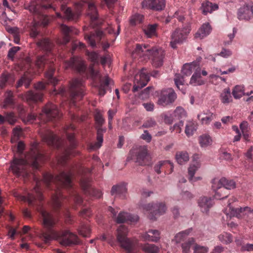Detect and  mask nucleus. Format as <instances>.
<instances>
[{
  "label": "nucleus",
  "instance_id": "1",
  "mask_svg": "<svg viewBox=\"0 0 253 253\" xmlns=\"http://www.w3.org/2000/svg\"><path fill=\"white\" fill-rule=\"evenodd\" d=\"M73 172L71 170L67 172L62 171L56 176L50 173L43 174L42 181L36 180V184L31 193L27 196H21L14 193L15 197H19L24 202H27L30 206H39L41 213L43 218V223L45 228V231L42 234V238L45 243L53 240H57L60 245L64 247H70L77 245L79 241L77 235L69 230L57 231L53 227L57 222L58 220L51 214L42 208L41 202L43 200L41 183L54 192L52 195V204L56 212L62 210V206L65 201L69 203L74 202L80 205L83 199L79 195L76 188L74 187L72 182Z\"/></svg>",
  "mask_w": 253,
  "mask_h": 253
},
{
  "label": "nucleus",
  "instance_id": "2",
  "mask_svg": "<svg viewBox=\"0 0 253 253\" xmlns=\"http://www.w3.org/2000/svg\"><path fill=\"white\" fill-rule=\"evenodd\" d=\"M46 160L39 143L35 142L31 146L29 152L25 156V158H15L11 165V169L14 174L19 176L27 177L29 174L28 168L32 167L38 169L41 163Z\"/></svg>",
  "mask_w": 253,
  "mask_h": 253
},
{
  "label": "nucleus",
  "instance_id": "3",
  "mask_svg": "<svg viewBox=\"0 0 253 253\" xmlns=\"http://www.w3.org/2000/svg\"><path fill=\"white\" fill-rule=\"evenodd\" d=\"M65 68H71L80 74H84L87 78H91L96 84H98L96 85L98 86L99 95L103 96L106 94L111 82V79L108 76L102 78L99 72L95 70L93 66H90L86 71V66L81 58L74 56L70 60L66 61Z\"/></svg>",
  "mask_w": 253,
  "mask_h": 253
},
{
  "label": "nucleus",
  "instance_id": "4",
  "mask_svg": "<svg viewBox=\"0 0 253 253\" xmlns=\"http://www.w3.org/2000/svg\"><path fill=\"white\" fill-rule=\"evenodd\" d=\"M37 44L46 53L43 55L37 57L35 66L41 71L46 68L47 71L45 73V77L48 81V83L55 85L58 84V80L53 77L55 69L54 63L55 59H53L51 52L53 43L48 38H42L37 42Z\"/></svg>",
  "mask_w": 253,
  "mask_h": 253
},
{
  "label": "nucleus",
  "instance_id": "5",
  "mask_svg": "<svg viewBox=\"0 0 253 253\" xmlns=\"http://www.w3.org/2000/svg\"><path fill=\"white\" fill-rule=\"evenodd\" d=\"M60 117V114L56 105L50 103H47L42 109V112L39 115L34 113L28 114L27 121L30 123H34L37 120H39L40 123H45L52 121L54 119Z\"/></svg>",
  "mask_w": 253,
  "mask_h": 253
},
{
  "label": "nucleus",
  "instance_id": "6",
  "mask_svg": "<svg viewBox=\"0 0 253 253\" xmlns=\"http://www.w3.org/2000/svg\"><path fill=\"white\" fill-rule=\"evenodd\" d=\"M134 52L140 56H145L151 58L153 66L156 68L160 67L163 64L165 53L162 48L153 47L149 49L148 45L144 44L142 46L137 44Z\"/></svg>",
  "mask_w": 253,
  "mask_h": 253
},
{
  "label": "nucleus",
  "instance_id": "7",
  "mask_svg": "<svg viewBox=\"0 0 253 253\" xmlns=\"http://www.w3.org/2000/svg\"><path fill=\"white\" fill-rule=\"evenodd\" d=\"M64 129L67 138L69 140L70 145L69 147L64 148L63 153L61 156L58 158V163L62 166L66 165L70 157L75 156L79 154L78 151L75 150L77 145V143L75 139L74 134L73 133H70L68 132L70 129L72 130H75V126L73 124H70V125L66 126Z\"/></svg>",
  "mask_w": 253,
  "mask_h": 253
},
{
  "label": "nucleus",
  "instance_id": "8",
  "mask_svg": "<svg viewBox=\"0 0 253 253\" xmlns=\"http://www.w3.org/2000/svg\"><path fill=\"white\" fill-rule=\"evenodd\" d=\"M51 8L50 3H45L43 0H31L29 5L26 8L31 13L34 14L40 21L43 20V24L44 26L47 25L48 21L46 20V16L44 14V10Z\"/></svg>",
  "mask_w": 253,
  "mask_h": 253
},
{
  "label": "nucleus",
  "instance_id": "9",
  "mask_svg": "<svg viewBox=\"0 0 253 253\" xmlns=\"http://www.w3.org/2000/svg\"><path fill=\"white\" fill-rule=\"evenodd\" d=\"M85 86L83 79H75L70 83L69 88L71 103L75 105L77 99H81L85 94Z\"/></svg>",
  "mask_w": 253,
  "mask_h": 253
},
{
  "label": "nucleus",
  "instance_id": "10",
  "mask_svg": "<svg viewBox=\"0 0 253 253\" xmlns=\"http://www.w3.org/2000/svg\"><path fill=\"white\" fill-rule=\"evenodd\" d=\"M235 181L225 177H222L219 180L216 179H213L212 187L215 191L214 198H220L222 196L220 194V192H229V190L235 188Z\"/></svg>",
  "mask_w": 253,
  "mask_h": 253
},
{
  "label": "nucleus",
  "instance_id": "11",
  "mask_svg": "<svg viewBox=\"0 0 253 253\" xmlns=\"http://www.w3.org/2000/svg\"><path fill=\"white\" fill-rule=\"evenodd\" d=\"M199 69H200V60H196L183 65L181 70L182 76L180 74L175 75L174 82L177 88L180 89V85H182L184 84V76H189L193 71L196 72L197 70Z\"/></svg>",
  "mask_w": 253,
  "mask_h": 253
},
{
  "label": "nucleus",
  "instance_id": "12",
  "mask_svg": "<svg viewBox=\"0 0 253 253\" xmlns=\"http://www.w3.org/2000/svg\"><path fill=\"white\" fill-rule=\"evenodd\" d=\"M128 159L134 161L139 165L147 164L149 161L148 150L145 146L133 147L129 153Z\"/></svg>",
  "mask_w": 253,
  "mask_h": 253
},
{
  "label": "nucleus",
  "instance_id": "13",
  "mask_svg": "<svg viewBox=\"0 0 253 253\" xmlns=\"http://www.w3.org/2000/svg\"><path fill=\"white\" fill-rule=\"evenodd\" d=\"M34 88L36 91L29 90L24 94V99L30 105L42 101V91L45 88V84L40 82L34 84Z\"/></svg>",
  "mask_w": 253,
  "mask_h": 253
},
{
  "label": "nucleus",
  "instance_id": "14",
  "mask_svg": "<svg viewBox=\"0 0 253 253\" xmlns=\"http://www.w3.org/2000/svg\"><path fill=\"white\" fill-rule=\"evenodd\" d=\"M188 27L177 28L171 33L169 45L173 49L177 48V44H182L187 39L190 32Z\"/></svg>",
  "mask_w": 253,
  "mask_h": 253
},
{
  "label": "nucleus",
  "instance_id": "15",
  "mask_svg": "<svg viewBox=\"0 0 253 253\" xmlns=\"http://www.w3.org/2000/svg\"><path fill=\"white\" fill-rule=\"evenodd\" d=\"M127 229L124 225H120L117 229V239L121 247L126 250L128 253H131L133 244L126 237Z\"/></svg>",
  "mask_w": 253,
  "mask_h": 253
},
{
  "label": "nucleus",
  "instance_id": "16",
  "mask_svg": "<svg viewBox=\"0 0 253 253\" xmlns=\"http://www.w3.org/2000/svg\"><path fill=\"white\" fill-rule=\"evenodd\" d=\"M84 3H87L88 4L87 13L90 19V25L93 28L97 27L99 25L98 14L94 0H83L78 4L80 8L83 7Z\"/></svg>",
  "mask_w": 253,
  "mask_h": 253
},
{
  "label": "nucleus",
  "instance_id": "17",
  "mask_svg": "<svg viewBox=\"0 0 253 253\" xmlns=\"http://www.w3.org/2000/svg\"><path fill=\"white\" fill-rule=\"evenodd\" d=\"M235 197H232L228 200V207L226 209L227 214H230V216H236L238 218H242L246 215L251 214L252 211L250 208L246 207L244 208H234L231 206V204L236 201Z\"/></svg>",
  "mask_w": 253,
  "mask_h": 253
},
{
  "label": "nucleus",
  "instance_id": "18",
  "mask_svg": "<svg viewBox=\"0 0 253 253\" xmlns=\"http://www.w3.org/2000/svg\"><path fill=\"white\" fill-rule=\"evenodd\" d=\"M143 209L150 212L149 216L151 219L156 220L157 216L165 212L167 207L163 203H149L144 205Z\"/></svg>",
  "mask_w": 253,
  "mask_h": 253
},
{
  "label": "nucleus",
  "instance_id": "19",
  "mask_svg": "<svg viewBox=\"0 0 253 253\" xmlns=\"http://www.w3.org/2000/svg\"><path fill=\"white\" fill-rule=\"evenodd\" d=\"M41 137L42 141L49 146L57 149L60 148L62 146L61 139L49 130H46L42 132Z\"/></svg>",
  "mask_w": 253,
  "mask_h": 253
},
{
  "label": "nucleus",
  "instance_id": "20",
  "mask_svg": "<svg viewBox=\"0 0 253 253\" xmlns=\"http://www.w3.org/2000/svg\"><path fill=\"white\" fill-rule=\"evenodd\" d=\"M90 182V179L88 177L84 176L81 178L80 184L83 191L85 194L100 198L102 195V192L91 187Z\"/></svg>",
  "mask_w": 253,
  "mask_h": 253
},
{
  "label": "nucleus",
  "instance_id": "21",
  "mask_svg": "<svg viewBox=\"0 0 253 253\" xmlns=\"http://www.w3.org/2000/svg\"><path fill=\"white\" fill-rule=\"evenodd\" d=\"M176 95L173 90L168 88L162 90L159 97L158 104L163 106H166L175 100Z\"/></svg>",
  "mask_w": 253,
  "mask_h": 253
},
{
  "label": "nucleus",
  "instance_id": "22",
  "mask_svg": "<svg viewBox=\"0 0 253 253\" xmlns=\"http://www.w3.org/2000/svg\"><path fill=\"white\" fill-rule=\"evenodd\" d=\"M143 8L153 11H161L165 8L166 0H143L141 3Z\"/></svg>",
  "mask_w": 253,
  "mask_h": 253
},
{
  "label": "nucleus",
  "instance_id": "23",
  "mask_svg": "<svg viewBox=\"0 0 253 253\" xmlns=\"http://www.w3.org/2000/svg\"><path fill=\"white\" fill-rule=\"evenodd\" d=\"M146 70L143 68L141 71L134 77L133 91H137L139 89L145 86L149 81V76L146 72Z\"/></svg>",
  "mask_w": 253,
  "mask_h": 253
},
{
  "label": "nucleus",
  "instance_id": "24",
  "mask_svg": "<svg viewBox=\"0 0 253 253\" xmlns=\"http://www.w3.org/2000/svg\"><path fill=\"white\" fill-rule=\"evenodd\" d=\"M95 119L98 125L97 128V142L94 144L93 148H98L100 147L103 140V133L105 132L106 129H103L101 126L104 123V119L100 114H97L95 115Z\"/></svg>",
  "mask_w": 253,
  "mask_h": 253
},
{
  "label": "nucleus",
  "instance_id": "25",
  "mask_svg": "<svg viewBox=\"0 0 253 253\" xmlns=\"http://www.w3.org/2000/svg\"><path fill=\"white\" fill-rule=\"evenodd\" d=\"M61 30L63 33L62 39L58 40L57 42L60 44H66L69 42L73 35H78L79 31L78 29L73 27H68L64 24L60 26Z\"/></svg>",
  "mask_w": 253,
  "mask_h": 253
},
{
  "label": "nucleus",
  "instance_id": "26",
  "mask_svg": "<svg viewBox=\"0 0 253 253\" xmlns=\"http://www.w3.org/2000/svg\"><path fill=\"white\" fill-rule=\"evenodd\" d=\"M240 20H248L253 18V4H247L240 8L238 12Z\"/></svg>",
  "mask_w": 253,
  "mask_h": 253
},
{
  "label": "nucleus",
  "instance_id": "27",
  "mask_svg": "<svg viewBox=\"0 0 253 253\" xmlns=\"http://www.w3.org/2000/svg\"><path fill=\"white\" fill-rule=\"evenodd\" d=\"M198 204L201 211L203 213H207L213 206L214 202L211 198L203 196L199 199Z\"/></svg>",
  "mask_w": 253,
  "mask_h": 253
},
{
  "label": "nucleus",
  "instance_id": "28",
  "mask_svg": "<svg viewBox=\"0 0 253 253\" xmlns=\"http://www.w3.org/2000/svg\"><path fill=\"white\" fill-rule=\"evenodd\" d=\"M103 33L100 31H96L94 33L91 32L90 34H84V39L90 46L94 47L96 46V43L99 42Z\"/></svg>",
  "mask_w": 253,
  "mask_h": 253
},
{
  "label": "nucleus",
  "instance_id": "29",
  "mask_svg": "<svg viewBox=\"0 0 253 253\" xmlns=\"http://www.w3.org/2000/svg\"><path fill=\"white\" fill-rule=\"evenodd\" d=\"M198 158H199L198 155L195 154L193 156V162L188 168V179L192 182L200 179V177H194L195 172L198 170L200 166L199 162L196 160Z\"/></svg>",
  "mask_w": 253,
  "mask_h": 253
},
{
  "label": "nucleus",
  "instance_id": "30",
  "mask_svg": "<svg viewBox=\"0 0 253 253\" xmlns=\"http://www.w3.org/2000/svg\"><path fill=\"white\" fill-rule=\"evenodd\" d=\"M127 189L125 184L114 185L111 190V194L115 197H120L122 199L126 197Z\"/></svg>",
  "mask_w": 253,
  "mask_h": 253
},
{
  "label": "nucleus",
  "instance_id": "31",
  "mask_svg": "<svg viewBox=\"0 0 253 253\" xmlns=\"http://www.w3.org/2000/svg\"><path fill=\"white\" fill-rule=\"evenodd\" d=\"M200 9L202 10V14L206 15L209 13H211L213 11L217 10L218 5L208 0H205L202 3Z\"/></svg>",
  "mask_w": 253,
  "mask_h": 253
},
{
  "label": "nucleus",
  "instance_id": "32",
  "mask_svg": "<svg viewBox=\"0 0 253 253\" xmlns=\"http://www.w3.org/2000/svg\"><path fill=\"white\" fill-rule=\"evenodd\" d=\"M215 115L209 110L204 111L197 116L203 125H209L213 119Z\"/></svg>",
  "mask_w": 253,
  "mask_h": 253
},
{
  "label": "nucleus",
  "instance_id": "33",
  "mask_svg": "<svg viewBox=\"0 0 253 253\" xmlns=\"http://www.w3.org/2000/svg\"><path fill=\"white\" fill-rule=\"evenodd\" d=\"M211 31V27L209 23L202 25L197 32L195 34V38L202 39L209 35Z\"/></svg>",
  "mask_w": 253,
  "mask_h": 253
},
{
  "label": "nucleus",
  "instance_id": "34",
  "mask_svg": "<svg viewBox=\"0 0 253 253\" xmlns=\"http://www.w3.org/2000/svg\"><path fill=\"white\" fill-rule=\"evenodd\" d=\"M160 232L157 230L150 229L142 235V238L146 241L157 242L160 238Z\"/></svg>",
  "mask_w": 253,
  "mask_h": 253
},
{
  "label": "nucleus",
  "instance_id": "35",
  "mask_svg": "<svg viewBox=\"0 0 253 253\" xmlns=\"http://www.w3.org/2000/svg\"><path fill=\"white\" fill-rule=\"evenodd\" d=\"M137 219V216H133L127 212H121L118 214L116 221L118 223H122L127 221H135Z\"/></svg>",
  "mask_w": 253,
  "mask_h": 253
},
{
  "label": "nucleus",
  "instance_id": "36",
  "mask_svg": "<svg viewBox=\"0 0 253 253\" xmlns=\"http://www.w3.org/2000/svg\"><path fill=\"white\" fill-rule=\"evenodd\" d=\"M201 69L197 70L192 76L190 84L193 85H201L204 84V81L201 79Z\"/></svg>",
  "mask_w": 253,
  "mask_h": 253
},
{
  "label": "nucleus",
  "instance_id": "37",
  "mask_svg": "<svg viewBox=\"0 0 253 253\" xmlns=\"http://www.w3.org/2000/svg\"><path fill=\"white\" fill-rule=\"evenodd\" d=\"M158 26V24H149L143 29L148 38L157 36V29Z\"/></svg>",
  "mask_w": 253,
  "mask_h": 253
},
{
  "label": "nucleus",
  "instance_id": "38",
  "mask_svg": "<svg viewBox=\"0 0 253 253\" xmlns=\"http://www.w3.org/2000/svg\"><path fill=\"white\" fill-rule=\"evenodd\" d=\"M32 80L25 75L22 76L17 82L15 87L18 89L24 85L26 88H28L30 85Z\"/></svg>",
  "mask_w": 253,
  "mask_h": 253
},
{
  "label": "nucleus",
  "instance_id": "39",
  "mask_svg": "<svg viewBox=\"0 0 253 253\" xmlns=\"http://www.w3.org/2000/svg\"><path fill=\"white\" fill-rule=\"evenodd\" d=\"M199 142L202 147H206L212 144V139L209 135L204 134L199 136Z\"/></svg>",
  "mask_w": 253,
  "mask_h": 253
},
{
  "label": "nucleus",
  "instance_id": "40",
  "mask_svg": "<svg viewBox=\"0 0 253 253\" xmlns=\"http://www.w3.org/2000/svg\"><path fill=\"white\" fill-rule=\"evenodd\" d=\"M176 159L179 164L183 165L189 161V156L186 152H178L176 154Z\"/></svg>",
  "mask_w": 253,
  "mask_h": 253
},
{
  "label": "nucleus",
  "instance_id": "41",
  "mask_svg": "<svg viewBox=\"0 0 253 253\" xmlns=\"http://www.w3.org/2000/svg\"><path fill=\"white\" fill-rule=\"evenodd\" d=\"M220 99L224 104L229 103L232 100L229 88H225L220 95Z\"/></svg>",
  "mask_w": 253,
  "mask_h": 253
},
{
  "label": "nucleus",
  "instance_id": "42",
  "mask_svg": "<svg viewBox=\"0 0 253 253\" xmlns=\"http://www.w3.org/2000/svg\"><path fill=\"white\" fill-rule=\"evenodd\" d=\"M165 165H167L170 167L171 168V165L170 164L169 161H160L157 164L154 166V170L158 174H160L162 171H164V167Z\"/></svg>",
  "mask_w": 253,
  "mask_h": 253
},
{
  "label": "nucleus",
  "instance_id": "43",
  "mask_svg": "<svg viewBox=\"0 0 253 253\" xmlns=\"http://www.w3.org/2000/svg\"><path fill=\"white\" fill-rule=\"evenodd\" d=\"M197 129V125L193 122H189L186 126L185 133L188 137L192 136Z\"/></svg>",
  "mask_w": 253,
  "mask_h": 253
},
{
  "label": "nucleus",
  "instance_id": "44",
  "mask_svg": "<svg viewBox=\"0 0 253 253\" xmlns=\"http://www.w3.org/2000/svg\"><path fill=\"white\" fill-rule=\"evenodd\" d=\"M191 231V229H188L179 232L175 236V240L177 243H180L186 239Z\"/></svg>",
  "mask_w": 253,
  "mask_h": 253
},
{
  "label": "nucleus",
  "instance_id": "45",
  "mask_svg": "<svg viewBox=\"0 0 253 253\" xmlns=\"http://www.w3.org/2000/svg\"><path fill=\"white\" fill-rule=\"evenodd\" d=\"M143 250L147 253H159V248L154 244H146L142 247Z\"/></svg>",
  "mask_w": 253,
  "mask_h": 253
},
{
  "label": "nucleus",
  "instance_id": "46",
  "mask_svg": "<svg viewBox=\"0 0 253 253\" xmlns=\"http://www.w3.org/2000/svg\"><path fill=\"white\" fill-rule=\"evenodd\" d=\"M244 87L242 85H236L232 91V94L235 99L240 98L243 95Z\"/></svg>",
  "mask_w": 253,
  "mask_h": 253
},
{
  "label": "nucleus",
  "instance_id": "47",
  "mask_svg": "<svg viewBox=\"0 0 253 253\" xmlns=\"http://www.w3.org/2000/svg\"><path fill=\"white\" fill-rule=\"evenodd\" d=\"M195 240L191 238L188 239L187 241L182 244L183 253H189L190 249L192 245H195Z\"/></svg>",
  "mask_w": 253,
  "mask_h": 253
},
{
  "label": "nucleus",
  "instance_id": "48",
  "mask_svg": "<svg viewBox=\"0 0 253 253\" xmlns=\"http://www.w3.org/2000/svg\"><path fill=\"white\" fill-rule=\"evenodd\" d=\"M144 19L142 15L136 14L132 15L130 19V24L131 26H135L141 23Z\"/></svg>",
  "mask_w": 253,
  "mask_h": 253
},
{
  "label": "nucleus",
  "instance_id": "49",
  "mask_svg": "<svg viewBox=\"0 0 253 253\" xmlns=\"http://www.w3.org/2000/svg\"><path fill=\"white\" fill-rule=\"evenodd\" d=\"M218 239L222 243L228 244L232 241V238L230 233L224 232L218 236Z\"/></svg>",
  "mask_w": 253,
  "mask_h": 253
},
{
  "label": "nucleus",
  "instance_id": "50",
  "mask_svg": "<svg viewBox=\"0 0 253 253\" xmlns=\"http://www.w3.org/2000/svg\"><path fill=\"white\" fill-rule=\"evenodd\" d=\"M85 45L84 43L76 41L72 43L71 52L73 54L76 51H79L85 48Z\"/></svg>",
  "mask_w": 253,
  "mask_h": 253
},
{
  "label": "nucleus",
  "instance_id": "51",
  "mask_svg": "<svg viewBox=\"0 0 253 253\" xmlns=\"http://www.w3.org/2000/svg\"><path fill=\"white\" fill-rule=\"evenodd\" d=\"M173 116L177 119H180L186 117V113L182 107H177L174 111Z\"/></svg>",
  "mask_w": 253,
  "mask_h": 253
},
{
  "label": "nucleus",
  "instance_id": "52",
  "mask_svg": "<svg viewBox=\"0 0 253 253\" xmlns=\"http://www.w3.org/2000/svg\"><path fill=\"white\" fill-rule=\"evenodd\" d=\"M5 121H7L10 125H13L17 121L16 117L15 114L13 112H5Z\"/></svg>",
  "mask_w": 253,
  "mask_h": 253
},
{
  "label": "nucleus",
  "instance_id": "53",
  "mask_svg": "<svg viewBox=\"0 0 253 253\" xmlns=\"http://www.w3.org/2000/svg\"><path fill=\"white\" fill-rule=\"evenodd\" d=\"M10 75L8 73H3L0 77V88H4L9 78Z\"/></svg>",
  "mask_w": 253,
  "mask_h": 253
},
{
  "label": "nucleus",
  "instance_id": "54",
  "mask_svg": "<svg viewBox=\"0 0 253 253\" xmlns=\"http://www.w3.org/2000/svg\"><path fill=\"white\" fill-rule=\"evenodd\" d=\"M39 22H35L31 28L30 35L32 38H36L39 34L38 30Z\"/></svg>",
  "mask_w": 253,
  "mask_h": 253
},
{
  "label": "nucleus",
  "instance_id": "55",
  "mask_svg": "<svg viewBox=\"0 0 253 253\" xmlns=\"http://www.w3.org/2000/svg\"><path fill=\"white\" fill-rule=\"evenodd\" d=\"M194 253H207L208 248L206 247L201 246L200 245L195 244L194 247Z\"/></svg>",
  "mask_w": 253,
  "mask_h": 253
},
{
  "label": "nucleus",
  "instance_id": "56",
  "mask_svg": "<svg viewBox=\"0 0 253 253\" xmlns=\"http://www.w3.org/2000/svg\"><path fill=\"white\" fill-rule=\"evenodd\" d=\"M157 125L156 121L152 118L147 120L143 124L142 126L145 128L154 127Z\"/></svg>",
  "mask_w": 253,
  "mask_h": 253
},
{
  "label": "nucleus",
  "instance_id": "57",
  "mask_svg": "<svg viewBox=\"0 0 253 253\" xmlns=\"http://www.w3.org/2000/svg\"><path fill=\"white\" fill-rule=\"evenodd\" d=\"M153 90L152 86H148L142 91L140 97L142 99L147 98L149 97L150 93Z\"/></svg>",
  "mask_w": 253,
  "mask_h": 253
},
{
  "label": "nucleus",
  "instance_id": "58",
  "mask_svg": "<svg viewBox=\"0 0 253 253\" xmlns=\"http://www.w3.org/2000/svg\"><path fill=\"white\" fill-rule=\"evenodd\" d=\"M20 47L19 46H14L10 48L7 54V57H8V58L13 59L15 54L17 53L18 51L20 50Z\"/></svg>",
  "mask_w": 253,
  "mask_h": 253
},
{
  "label": "nucleus",
  "instance_id": "59",
  "mask_svg": "<svg viewBox=\"0 0 253 253\" xmlns=\"http://www.w3.org/2000/svg\"><path fill=\"white\" fill-rule=\"evenodd\" d=\"M183 126V122L179 121L178 123L175 124L172 127L170 128L171 131H175L176 133H179L181 132V127Z\"/></svg>",
  "mask_w": 253,
  "mask_h": 253
},
{
  "label": "nucleus",
  "instance_id": "60",
  "mask_svg": "<svg viewBox=\"0 0 253 253\" xmlns=\"http://www.w3.org/2000/svg\"><path fill=\"white\" fill-rule=\"evenodd\" d=\"M140 138L146 141L147 142H150L152 139V136L151 134L146 130L144 131V133L141 134Z\"/></svg>",
  "mask_w": 253,
  "mask_h": 253
},
{
  "label": "nucleus",
  "instance_id": "61",
  "mask_svg": "<svg viewBox=\"0 0 253 253\" xmlns=\"http://www.w3.org/2000/svg\"><path fill=\"white\" fill-rule=\"evenodd\" d=\"M116 114V112L113 110H109L108 112V124L110 128L112 127V122L114 116Z\"/></svg>",
  "mask_w": 253,
  "mask_h": 253
},
{
  "label": "nucleus",
  "instance_id": "62",
  "mask_svg": "<svg viewBox=\"0 0 253 253\" xmlns=\"http://www.w3.org/2000/svg\"><path fill=\"white\" fill-rule=\"evenodd\" d=\"M237 32V30L235 28L233 29V33L231 34H229L228 35V37L229 38V41H225L224 43L225 45H229L231 44L233 39L235 37V33Z\"/></svg>",
  "mask_w": 253,
  "mask_h": 253
},
{
  "label": "nucleus",
  "instance_id": "63",
  "mask_svg": "<svg viewBox=\"0 0 253 253\" xmlns=\"http://www.w3.org/2000/svg\"><path fill=\"white\" fill-rule=\"evenodd\" d=\"M164 120L165 123L171 124L174 120L173 116L171 114H165L164 116Z\"/></svg>",
  "mask_w": 253,
  "mask_h": 253
},
{
  "label": "nucleus",
  "instance_id": "64",
  "mask_svg": "<svg viewBox=\"0 0 253 253\" xmlns=\"http://www.w3.org/2000/svg\"><path fill=\"white\" fill-rule=\"evenodd\" d=\"M240 129L242 132L244 131L250 130V127L249 126V124L246 121H244L241 123L240 125Z\"/></svg>",
  "mask_w": 253,
  "mask_h": 253
}]
</instances>
